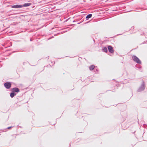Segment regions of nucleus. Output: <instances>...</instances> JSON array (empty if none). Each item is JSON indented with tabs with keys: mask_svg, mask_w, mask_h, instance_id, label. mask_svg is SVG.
<instances>
[{
	"mask_svg": "<svg viewBox=\"0 0 147 147\" xmlns=\"http://www.w3.org/2000/svg\"><path fill=\"white\" fill-rule=\"evenodd\" d=\"M104 51L105 52H107V49L106 47H104L103 48Z\"/></svg>",
	"mask_w": 147,
	"mask_h": 147,
	"instance_id": "11",
	"label": "nucleus"
},
{
	"mask_svg": "<svg viewBox=\"0 0 147 147\" xmlns=\"http://www.w3.org/2000/svg\"><path fill=\"white\" fill-rule=\"evenodd\" d=\"M11 127H7V128L8 129H10L11 128Z\"/></svg>",
	"mask_w": 147,
	"mask_h": 147,
	"instance_id": "12",
	"label": "nucleus"
},
{
	"mask_svg": "<svg viewBox=\"0 0 147 147\" xmlns=\"http://www.w3.org/2000/svg\"><path fill=\"white\" fill-rule=\"evenodd\" d=\"M92 15L91 14H89L86 17V18H89L91 17Z\"/></svg>",
	"mask_w": 147,
	"mask_h": 147,
	"instance_id": "9",
	"label": "nucleus"
},
{
	"mask_svg": "<svg viewBox=\"0 0 147 147\" xmlns=\"http://www.w3.org/2000/svg\"><path fill=\"white\" fill-rule=\"evenodd\" d=\"M12 91L13 92H19V90L17 88H14L12 89Z\"/></svg>",
	"mask_w": 147,
	"mask_h": 147,
	"instance_id": "5",
	"label": "nucleus"
},
{
	"mask_svg": "<svg viewBox=\"0 0 147 147\" xmlns=\"http://www.w3.org/2000/svg\"><path fill=\"white\" fill-rule=\"evenodd\" d=\"M145 84L144 83H143V84L142 85V89L141 90V89H140V90H144V89L145 88Z\"/></svg>",
	"mask_w": 147,
	"mask_h": 147,
	"instance_id": "10",
	"label": "nucleus"
},
{
	"mask_svg": "<svg viewBox=\"0 0 147 147\" xmlns=\"http://www.w3.org/2000/svg\"><path fill=\"white\" fill-rule=\"evenodd\" d=\"M15 94L14 92L11 93L10 94V96L11 98L13 97L14 96H15Z\"/></svg>",
	"mask_w": 147,
	"mask_h": 147,
	"instance_id": "8",
	"label": "nucleus"
},
{
	"mask_svg": "<svg viewBox=\"0 0 147 147\" xmlns=\"http://www.w3.org/2000/svg\"><path fill=\"white\" fill-rule=\"evenodd\" d=\"M133 60L135 62L138 63H141V61L136 56L134 55L132 57Z\"/></svg>",
	"mask_w": 147,
	"mask_h": 147,
	"instance_id": "1",
	"label": "nucleus"
},
{
	"mask_svg": "<svg viewBox=\"0 0 147 147\" xmlns=\"http://www.w3.org/2000/svg\"><path fill=\"white\" fill-rule=\"evenodd\" d=\"M23 7L22 5H15L12 6L11 7L12 8H21Z\"/></svg>",
	"mask_w": 147,
	"mask_h": 147,
	"instance_id": "4",
	"label": "nucleus"
},
{
	"mask_svg": "<svg viewBox=\"0 0 147 147\" xmlns=\"http://www.w3.org/2000/svg\"><path fill=\"white\" fill-rule=\"evenodd\" d=\"M94 67L95 66L93 65H91L89 67V69L90 70H93L94 68Z\"/></svg>",
	"mask_w": 147,
	"mask_h": 147,
	"instance_id": "7",
	"label": "nucleus"
},
{
	"mask_svg": "<svg viewBox=\"0 0 147 147\" xmlns=\"http://www.w3.org/2000/svg\"><path fill=\"white\" fill-rule=\"evenodd\" d=\"M31 4V3H26L24 4L22 6L23 7H27L28 6L30 5Z\"/></svg>",
	"mask_w": 147,
	"mask_h": 147,
	"instance_id": "6",
	"label": "nucleus"
},
{
	"mask_svg": "<svg viewBox=\"0 0 147 147\" xmlns=\"http://www.w3.org/2000/svg\"><path fill=\"white\" fill-rule=\"evenodd\" d=\"M5 87L7 89H9L11 87V84L10 82H7L4 84Z\"/></svg>",
	"mask_w": 147,
	"mask_h": 147,
	"instance_id": "2",
	"label": "nucleus"
},
{
	"mask_svg": "<svg viewBox=\"0 0 147 147\" xmlns=\"http://www.w3.org/2000/svg\"><path fill=\"white\" fill-rule=\"evenodd\" d=\"M108 48L109 51L111 53H113L114 51L113 49V48L112 47H111V46H108Z\"/></svg>",
	"mask_w": 147,
	"mask_h": 147,
	"instance_id": "3",
	"label": "nucleus"
}]
</instances>
